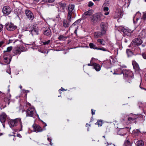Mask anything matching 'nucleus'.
<instances>
[{
    "label": "nucleus",
    "instance_id": "a211bd4d",
    "mask_svg": "<svg viewBox=\"0 0 146 146\" xmlns=\"http://www.w3.org/2000/svg\"><path fill=\"white\" fill-rule=\"evenodd\" d=\"M43 33L46 36H51L52 35L50 29L48 27L44 28Z\"/></svg>",
    "mask_w": 146,
    "mask_h": 146
},
{
    "label": "nucleus",
    "instance_id": "9d476101",
    "mask_svg": "<svg viewBox=\"0 0 146 146\" xmlns=\"http://www.w3.org/2000/svg\"><path fill=\"white\" fill-rule=\"evenodd\" d=\"M94 12L92 10H90L84 12L82 15V19H85L88 17L91 16Z\"/></svg>",
    "mask_w": 146,
    "mask_h": 146
},
{
    "label": "nucleus",
    "instance_id": "09e8293b",
    "mask_svg": "<svg viewBox=\"0 0 146 146\" xmlns=\"http://www.w3.org/2000/svg\"><path fill=\"white\" fill-rule=\"evenodd\" d=\"M65 90H65L62 87V88H61L59 90L58 92H60V91H65Z\"/></svg>",
    "mask_w": 146,
    "mask_h": 146
},
{
    "label": "nucleus",
    "instance_id": "393cba45",
    "mask_svg": "<svg viewBox=\"0 0 146 146\" xmlns=\"http://www.w3.org/2000/svg\"><path fill=\"white\" fill-rule=\"evenodd\" d=\"M58 39L60 40H64L67 39V37L64 35H59Z\"/></svg>",
    "mask_w": 146,
    "mask_h": 146
},
{
    "label": "nucleus",
    "instance_id": "2f4dec72",
    "mask_svg": "<svg viewBox=\"0 0 146 146\" xmlns=\"http://www.w3.org/2000/svg\"><path fill=\"white\" fill-rule=\"evenodd\" d=\"M98 42H99L101 44L104 45L105 44L106 42L103 39H99L97 40Z\"/></svg>",
    "mask_w": 146,
    "mask_h": 146
},
{
    "label": "nucleus",
    "instance_id": "5701e85b",
    "mask_svg": "<svg viewBox=\"0 0 146 146\" xmlns=\"http://www.w3.org/2000/svg\"><path fill=\"white\" fill-rule=\"evenodd\" d=\"M105 34V33H103V31H101V32L98 31L94 33V37L95 38H97L101 37Z\"/></svg>",
    "mask_w": 146,
    "mask_h": 146
},
{
    "label": "nucleus",
    "instance_id": "39448f33",
    "mask_svg": "<svg viewBox=\"0 0 146 146\" xmlns=\"http://www.w3.org/2000/svg\"><path fill=\"white\" fill-rule=\"evenodd\" d=\"M42 122L45 125L43 127V129H42L41 127L37 124H34L33 125V127L34 131L36 132H41L46 130V129L45 127L47 126V125L43 121H42Z\"/></svg>",
    "mask_w": 146,
    "mask_h": 146
},
{
    "label": "nucleus",
    "instance_id": "f03ea898",
    "mask_svg": "<svg viewBox=\"0 0 146 146\" xmlns=\"http://www.w3.org/2000/svg\"><path fill=\"white\" fill-rule=\"evenodd\" d=\"M73 5H69L68 7L67 16L68 21L64 20L63 22V25L65 27H67L69 25V23L71 21L72 16L73 12Z\"/></svg>",
    "mask_w": 146,
    "mask_h": 146
},
{
    "label": "nucleus",
    "instance_id": "c03bdc74",
    "mask_svg": "<svg viewBox=\"0 0 146 146\" xmlns=\"http://www.w3.org/2000/svg\"><path fill=\"white\" fill-rule=\"evenodd\" d=\"M142 56L144 59H146V52L142 54Z\"/></svg>",
    "mask_w": 146,
    "mask_h": 146
},
{
    "label": "nucleus",
    "instance_id": "ddd939ff",
    "mask_svg": "<svg viewBox=\"0 0 146 146\" xmlns=\"http://www.w3.org/2000/svg\"><path fill=\"white\" fill-rule=\"evenodd\" d=\"M5 27L7 30L9 31H12L15 30L16 28V27L15 26L13 23H8L6 24Z\"/></svg>",
    "mask_w": 146,
    "mask_h": 146
},
{
    "label": "nucleus",
    "instance_id": "58836bf2",
    "mask_svg": "<svg viewBox=\"0 0 146 146\" xmlns=\"http://www.w3.org/2000/svg\"><path fill=\"white\" fill-rule=\"evenodd\" d=\"M142 19L144 20L146 19V11L143 13Z\"/></svg>",
    "mask_w": 146,
    "mask_h": 146
},
{
    "label": "nucleus",
    "instance_id": "4468645a",
    "mask_svg": "<svg viewBox=\"0 0 146 146\" xmlns=\"http://www.w3.org/2000/svg\"><path fill=\"white\" fill-rule=\"evenodd\" d=\"M4 62L7 64H9L11 60V57L10 55L8 54L5 53L3 56Z\"/></svg>",
    "mask_w": 146,
    "mask_h": 146
},
{
    "label": "nucleus",
    "instance_id": "aec40b11",
    "mask_svg": "<svg viewBox=\"0 0 146 146\" xmlns=\"http://www.w3.org/2000/svg\"><path fill=\"white\" fill-rule=\"evenodd\" d=\"M115 18H121V11L120 9H117L115 11Z\"/></svg>",
    "mask_w": 146,
    "mask_h": 146
},
{
    "label": "nucleus",
    "instance_id": "4be33fe9",
    "mask_svg": "<svg viewBox=\"0 0 146 146\" xmlns=\"http://www.w3.org/2000/svg\"><path fill=\"white\" fill-rule=\"evenodd\" d=\"M7 117V115L5 113L0 115V121L1 123H3L5 122Z\"/></svg>",
    "mask_w": 146,
    "mask_h": 146
},
{
    "label": "nucleus",
    "instance_id": "052dcab7",
    "mask_svg": "<svg viewBox=\"0 0 146 146\" xmlns=\"http://www.w3.org/2000/svg\"><path fill=\"white\" fill-rule=\"evenodd\" d=\"M88 66H92V63H91V64H90V63L88 64Z\"/></svg>",
    "mask_w": 146,
    "mask_h": 146
},
{
    "label": "nucleus",
    "instance_id": "473e14b6",
    "mask_svg": "<svg viewBox=\"0 0 146 146\" xmlns=\"http://www.w3.org/2000/svg\"><path fill=\"white\" fill-rule=\"evenodd\" d=\"M59 4L60 7H62L63 9H64L66 6V4L65 3L59 2Z\"/></svg>",
    "mask_w": 146,
    "mask_h": 146
},
{
    "label": "nucleus",
    "instance_id": "3c124183",
    "mask_svg": "<svg viewBox=\"0 0 146 146\" xmlns=\"http://www.w3.org/2000/svg\"><path fill=\"white\" fill-rule=\"evenodd\" d=\"M11 96L10 93H8L7 94V98L9 99L11 97Z\"/></svg>",
    "mask_w": 146,
    "mask_h": 146
},
{
    "label": "nucleus",
    "instance_id": "f8f14e48",
    "mask_svg": "<svg viewBox=\"0 0 146 146\" xmlns=\"http://www.w3.org/2000/svg\"><path fill=\"white\" fill-rule=\"evenodd\" d=\"M11 8L8 6L4 7L2 9V12L4 15H9L11 12Z\"/></svg>",
    "mask_w": 146,
    "mask_h": 146
},
{
    "label": "nucleus",
    "instance_id": "e433bc0d",
    "mask_svg": "<svg viewBox=\"0 0 146 146\" xmlns=\"http://www.w3.org/2000/svg\"><path fill=\"white\" fill-rule=\"evenodd\" d=\"M97 50H102L103 51H107L108 50L106 48H104V47H102L100 48H97Z\"/></svg>",
    "mask_w": 146,
    "mask_h": 146
},
{
    "label": "nucleus",
    "instance_id": "6e6d98bb",
    "mask_svg": "<svg viewBox=\"0 0 146 146\" xmlns=\"http://www.w3.org/2000/svg\"><path fill=\"white\" fill-rule=\"evenodd\" d=\"M54 1V0H48V3H53Z\"/></svg>",
    "mask_w": 146,
    "mask_h": 146
},
{
    "label": "nucleus",
    "instance_id": "dca6fc26",
    "mask_svg": "<svg viewBox=\"0 0 146 146\" xmlns=\"http://www.w3.org/2000/svg\"><path fill=\"white\" fill-rule=\"evenodd\" d=\"M132 64L133 68L135 70V72L138 73L140 72L141 69L138 64L135 61H133Z\"/></svg>",
    "mask_w": 146,
    "mask_h": 146
},
{
    "label": "nucleus",
    "instance_id": "bf43d9fd",
    "mask_svg": "<svg viewBox=\"0 0 146 146\" xmlns=\"http://www.w3.org/2000/svg\"><path fill=\"white\" fill-rule=\"evenodd\" d=\"M124 42L125 43H127L128 42V40L126 38H125L124 40Z\"/></svg>",
    "mask_w": 146,
    "mask_h": 146
},
{
    "label": "nucleus",
    "instance_id": "13d9d810",
    "mask_svg": "<svg viewBox=\"0 0 146 146\" xmlns=\"http://www.w3.org/2000/svg\"><path fill=\"white\" fill-rule=\"evenodd\" d=\"M109 12H108L105 13L104 15H108L109 14Z\"/></svg>",
    "mask_w": 146,
    "mask_h": 146
},
{
    "label": "nucleus",
    "instance_id": "1a4fd4ad",
    "mask_svg": "<svg viewBox=\"0 0 146 146\" xmlns=\"http://www.w3.org/2000/svg\"><path fill=\"white\" fill-rule=\"evenodd\" d=\"M25 12L27 18L31 21L33 20L34 18V16L32 12L29 9L25 10Z\"/></svg>",
    "mask_w": 146,
    "mask_h": 146
},
{
    "label": "nucleus",
    "instance_id": "bb28decb",
    "mask_svg": "<svg viewBox=\"0 0 146 146\" xmlns=\"http://www.w3.org/2000/svg\"><path fill=\"white\" fill-rule=\"evenodd\" d=\"M126 53L128 57H131L133 54L132 51L129 49H127L126 50Z\"/></svg>",
    "mask_w": 146,
    "mask_h": 146
},
{
    "label": "nucleus",
    "instance_id": "c9c22d12",
    "mask_svg": "<svg viewBox=\"0 0 146 146\" xmlns=\"http://www.w3.org/2000/svg\"><path fill=\"white\" fill-rule=\"evenodd\" d=\"M10 99H9L7 98H5L4 99V101L5 102H6V103L8 104V105H9V104L10 102H9Z\"/></svg>",
    "mask_w": 146,
    "mask_h": 146
},
{
    "label": "nucleus",
    "instance_id": "0eeeda50",
    "mask_svg": "<svg viewBox=\"0 0 146 146\" xmlns=\"http://www.w3.org/2000/svg\"><path fill=\"white\" fill-rule=\"evenodd\" d=\"M142 42V41L140 38H136L132 41L131 44L129 46H130L131 45L134 47L138 46L140 45Z\"/></svg>",
    "mask_w": 146,
    "mask_h": 146
},
{
    "label": "nucleus",
    "instance_id": "338daca9",
    "mask_svg": "<svg viewBox=\"0 0 146 146\" xmlns=\"http://www.w3.org/2000/svg\"><path fill=\"white\" fill-rule=\"evenodd\" d=\"M93 0L94 1H100V0Z\"/></svg>",
    "mask_w": 146,
    "mask_h": 146
},
{
    "label": "nucleus",
    "instance_id": "8fccbe9b",
    "mask_svg": "<svg viewBox=\"0 0 146 146\" xmlns=\"http://www.w3.org/2000/svg\"><path fill=\"white\" fill-rule=\"evenodd\" d=\"M47 139H48V141L50 142V144L51 145H52V144H51V139L50 138L48 137Z\"/></svg>",
    "mask_w": 146,
    "mask_h": 146
},
{
    "label": "nucleus",
    "instance_id": "cd10ccee",
    "mask_svg": "<svg viewBox=\"0 0 146 146\" xmlns=\"http://www.w3.org/2000/svg\"><path fill=\"white\" fill-rule=\"evenodd\" d=\"M132 142H131L128 139L125 140L124 142V146H131Z\"/></svg>",
    "mask_w": 146,
    "mask_h": 146
},
{
    "label": "nucleus",
    "instance_id": "37998d69",
    "mask_svg": "<svg viewBox=\"0 0 146 146\" xmlns=\"http://www.w3.org/2000/svg\"><path fill=\"white\" fill-rule=\"evenodd\" d=\"M5 96V94L2 93V92L0 91V98H3L2 96L4 97Z\"/></svg>",
    "mask_w": 146,
    "mask_h": 146
},
{
    "label": "nucleus",
    "instance_id": "603ef678",
    "mask_svg": "<svg viewBox=\"0 0 146 146\" xmlns=\"http://www.w3.org/2000/svg\"><path fill=\"white\" fill-rule=\"evenodd\" d=\"M41 2L48 3V0H42Z\"/></svg>",
    "mask_w": 146,
    "mask_h": 146
},
{
    "label": "nucleus",
    "instance_id": "49530a36",
    "mask_svg": "<svg viewBox=\"0 0 146 146\" xmlns=\"http://www.w3.org/2000/svg\"><path fill=\"white\" fill-rule=\"evenodd\" d=\"M95 111H96V110H94L93 109H92L91 113H92V115L95 114Z\"/></svg>",
    "mask_w": 146,
    "mask_h": 146
},
{
    "label": "nucleus",
    "instance_id": "0e129e2a",
    "mask_svg": "<svg viewBox=\"0 0 146 146\" xmlns=\"http://www.w3.org/2000/svg\"><path fill=\"white\" fill-rule=\"evenodd\" d=\"M2 124H3V127L5 128V125L4 123H2Z\"/></svg>",
    "mask_w": 146,
    "mask_h": 146
},
{
    "label": "nucleus",
    "instance_id": "c85d7f7f",
    "mask_svg": "<svg viewBox=\"0 0 146 146\" xmlns=\"http://www.w3.org/2000/svg\"><path fill=\"white\" fill-rule=\"evenodd\" d=\"M136 118H132L131 117H129L128 118V120L130 121V123L135 122L136 123V120L137 119Z\"/></svg>",
    "mask_w": 146,
    "mask_h": 146
},
{
    "label": "nucleus",
    "instance_id": "69168bd1",
    "mask_svg": "<svg viewBox=\"0 0 146 146\" xmlns=\"http://www.w3.org/2000/svg\"><path fill=\"white\" fill-rule=\"evenodd\" d=\"M86 127H87V125H89L90 126V124H89L88 123H86Z\"/></svg>",
    "mask_w": 146,
    "mask_h": 146
},
{
    "label": "nucleus",
    "instance_id": "a18cd8bd",
    "mask_svg": "<svg viewBox=\"0 0 146 146\" xmlns=\"http://www.w3.org/2000/svg\"><path fill=\"white\" fill-rule=\"evenodd\" d=\"M109 10L108 7H105L104 8V11H107Z\"/></svg>",
    "mask_w": 146,
    "mask_h": 146
},
{
    "label": "nucleus",
    "instance_id": "6ab92c4d",
    "mask_svg": "<svg viewBox=\"0 0 146 146\" xmlns=\"http://www.w3.org/2000/svg\"><path fill=\"white\" fill-rule=\"evenodd\" d=\"M111 62L110 60L105 61L102 63V65L107 68H108L110 67Z\"/></svg>",
    "mask_w": 146,
    "mask_h": 146
},
{
    "label": "nucleus",
    "instance_id": "423d86ee",
    "mask_svg": "<svg viewBox=\"0 0 146 146\" xmlns=\"http://www.w3.org/2000/svg\"><path fill=\"white\" fill-rule=\"evenodd\" d=\"M100 14L98 13H97L93 15L92 16L90 17L89 19L91 22L94 23H96L100 21Z\"/></svg>",
    "mask_w": 146,
    "mask_h": 146
},
{
    "label": "nucleus",
    "instance_id": "7ed1b4c3",
    "mask_svg": "<svg viewBox=\"0 0 146 146\" xmlns=\"http://www.w3.org/2000/svg\"><path fill=\"white\" fill-rule=\"evenodd\" d=\"M9 124L11 127H15L18 125L19 131H22V123L20 118H18L13 119H11L9 122Z\"/></svg>",
    "mask_w": 146,
    "mask_h": 146
},
{
    "label": "nucleus",
    "instance_id": "6e6552de",
    "mask_svg": "<svg viewBox=\"0 0 146 146\" xmlns=\"http://www.w3.org/2000/svg\"><path fill=\"white\" fill-rule=\"evenodd\" d=\"M29 31L32 35H37L38 34V27L36 26L33 25L31 27Z\"/></svg>",
    "mask_w": 146,
    "mask_h": 146
},
{
    "label": "nucleus",
    "instance_id": "72a5a7b5",
    "mask_svg": "<svg viewBox=\"0 0 146 146\" xmlns=\"http://www.w3.org/2000/svg\"><path fill=\"white\" fill-rule=\"evenodd\" d=\"M50 42V40H48L47 41H42V42L43 43V44L44 45H48L49 43Z\"/></svg>",
    "mask_w": 146,
    "mask_h": 146
},
{
    "label": "nucleus",
    "instance_id": "a19ab883",
    "mask_svg": "<svg viewBox=\"0 0 146 146\" xmlns=\"http://www.w3.org/2000/svg\"><path fill=\"white\" fill-rule=\"evenodd\" d=\"M94 5V3L93 2L91 1H90L88 3V6L89 7H91L92 6Z\"/></svg>",
    "mask_w": 146,
    "mask_h": 146
},
{
    "label": "nucleus",
    "instance_id": "de8ad7c7",
    "mask_svg": "<svg viewBox=\"0 0 146 146\" xmlns=\"http://www.w3.org/2000/svg\"><path fill=\"white\" fill-rule=\"evenodd\" d=\"M3 25L2 24H0V32H1L3 29Z\"/></svg>",
    "mask_w": 146,
    "mask_h": 146
},
{
    "label": "nucleus",
    "instance_id": "412c9836",
    "mask_svg": "<svg viewBox=\"0 0 146 146\" xmlns=\"http://www.w3.org/2000/svg\"><path fill=\"white\" fill-rule=\"evenodd\" d=\"M92 65L93 66V68L97 71H99L100 70L101 67L99 64L96 63H92Z\"/></svg>",
    "mask_w": 146,
    "mask_h": 146
},
{
    "label": "nucleus",
    "instance_id": "79ce46f5",
    "mask_svg": "<svg viewBox=\"0 0 146 146\" xmlns=\"http://www.w3.org/2000/svg\"><path fill=\"white\" fill-rule=\"evenodd\" d=\"M80 20L79 19L78 20L76 21L74 23V25H76L80 23Z\"/></svg>",
    "mask_w": 146,
    "mask_h": 146
},
{
    "label": "nucleus",
    "instance_id": "864d4df0",
    "mask_svg": "<svg viewBox=\"0 0 146 146\" xmlns=\"http://www.w3.org/2000/svg\"><path fill=\"white\" fill-rule=\"evenodd\" d=\"M38 51L39 52H40L42 53H46V52L45 51H42L40 49H39L38 50Z\"/></svg>",
    "mask_w": 146,
    "mask_h": 146
},
{
    "label": "nucleus",
    "instance_id": "680f3d73",
    "mask_svg": "<svg viewBox=\"0 0 146 146\" xmlns=\"http://www.w3.org/2000/svg\"><path fill=\"white\" fill-rule=\"evenodd\" d=\"M77 29H76L74 31V33L76 35Z\"/></svg>",
    "mask_w": 146,
    "mask_h": 146
},
{
    "label": "nucleus",
    "instance_id": "c756f323",
    "mask_svg": "<svg viewBox=\"0 0 146 146\" xmlns=\"http://www.w3.org/2000/svg\"><path fill=\"white\" fill-rule=\"evenodd\" d=\"M90 47L91 48H93L94 49L97 50L98 47L96 45L92 43H90L89 44Z\"/></svg>",
    "mask_w": 146,
    "mask_h": 146
},
{
    "label": "nucleus",
    "instance_id": "b1692460",
    "mask_svg": "<svg viewBox=\"0 0 146 146\" xmlns=\"http://www.w3.org/2000/svg\"><path fill=\"white\" fill-rule=\"evenodd\" d=\"M146 31L145 30H143L139 34V38H143L146 36Z\"/></svg>",
    "mask_w": 146,
    "mask_h": 146
},
{
    "label": "nucleus",
    "instance_id": "f704fd0d",
    "mask_svg": "<svg viewBox=\"0 0 146 146\" xmlns=\"http://www.w3.org/2000/svg\"><path fill=\"white\" fill-rule=\"evenodd\" d=\"M12 47L11 46L8 47L7 48V50L4 51V52L5 53V52H10L12 50Z\"/></svg>",
    "mask_w": 146,
    "mask_h": 146
},
{
    "label": "nucleus",
    "instance_id": "e2e57ef3",
    "mask_svg": "<svg viewBox=\"0 0 146 146\" xmlns=\"http://www.w3.org/2000/svg\"><path fill=\"white\" fill-rule=\"evenodd\" d=\"M9 136H14V137H16V136H15V135H10V134H9Z\"/></svg>",
    "mask_w": 146,
    "mask_h": 146
},
{
    "label": "nucleus",
    "instance_id": "20e7f679",
    "mask_svg": "<svg viewBox=\"0 0 146 146\" xmlns=\"http://www.w3.org/2000/svg\"><path fill=\"white\" fill-rule=\"evenodd\" d=\"M36 115V112L34 108H29L26 111V116L28 117H33L34 118L35 117Z\"/></svg>",
    "mask_w": 146,
    "mask_h": 146
},
{
    "label": "nucleus",
    "instance_id": "f257e3e1",
    "mask_svg": "<svg viewBox=\"0 0 146 146\" xmlns=\"http://www.w3.org/2000/svg\"><path fill=\"white\" fill-rule=\"evenodd\" d=\"M122 68L118 69V70H121V73H115L114 72V74H123L124 76V78L126 80V82L129 83H130L131 82V80L133 78V74L132 72L130 70H127L125 69H122L123 68L126 67L125 66H121Z\"/></svg>",
    "mask_w": 146,
    "mask_h": 146
},
{
    "label": "nucleus",
    "instance_id": "774afa93",
    "mask_svg": "<svg viewBox=\"0 0 146 146\" xmlns=\"http://www.w3.org/2000/svg\"><path fill=\"white\" fill-rule=\"evenodd\" d=\"M8 92H10V89H8Z\"/></svg>",
    "mask_w": 146,
    "mask_h": 146
},
{
    "label": "nucleus",
    "instance_id": "5fc2aeb1",
    "mask_svg": "<svg viewBox=\"0 0 146 146\" xmlns=\"http://www.w3.org/2000/svg\"><path fill=\"white\" fill-rule=\"evenodd\" d=\"M4 42L3 41H0V47H1L2 45L3 44Z\"/></svg>",
    "mask_w": 146,
    "mask_h": 146
},
{
    "label": "nucleus",
    "instance_id": "7c9ffc66",
    "mask_svg": "<svg viewBox=\"0 0 146 146\" xmlns=\"http://www.w3.org/2000/svg\"><path fill=\"white\" fill-rule=\"evenodd\" d=\"M103 123V120L100 119L98 120L97 122L95 123V125H97L98 127L101 126Z\"/></svg>",
    "mask_w": 146,
    "mask_h": 146
},
{
    "label": "nucleus",
    "instance_id": "a878e982",
    "mask_svg": "<svg viewBox=\"0 0 146 146\" xmlns=\"http://www.w3.org/2000/svg\"><path fill=\"white\" fill-rule=\"evenodd\" d=\"M135 143L136 146H143L144 145L143 141L141 140L137 141Z\"/></svg>",
    "mask_w": 146,
    "mask_h": 146
},
{
    "label": "nucleus",
    "instance_id": "f3484780",
    "mask_svg": "<svg viewBox=\"0 0 146 146\" xmlns=\"http://www.w3.org/2000/svg\"><path fill=\"white\" fill-rule=\"evenodd\" d=\"M107 23L102 22L100 24V27L101 28V31H103V33H106V30L107 29L108 25Z\"/></svg>",
    "mask_w": 146,
    "mask_h": 146
},
{
    "label": "nucleus",
    "instance_id": "2eb2a0df",
    "mask_svg": "<svg viewBox=\"0 0 146 146\" xmlns=\"http://www.w3.org/2000/svg\"><path fill=\"white\" fill-rule=\"evenodd\" d=\"M24 48V47L21 46L15 47L13 49V52L15 55L19 54L22 51H23Z\"/></svg>",
    "mask_w": 146,
    "mask_h": 146
},
{
    "label": "nucleus",
    "instance_id": "9b49d317",
    "mask_svg": "<svg viewBox=\"0 0 146 146\" xmlns=\"http://www.w3.org/2000/svg\"><path fill=\"white\" fill-rule=\"evenodd\" d=\"M121 31L125 35L129 36H131V34L133 33V31H131L129 29H125L122 27L121 29Z\"/></svg>",
    "mask_w": 146,
    "mask_h": 146
},
{
    "label": "nucleus",
    "instance_id": "4c0bfd02",
    "mask_svg": "<svg viewBox=\"0 0 146 146\" xmlns=\"http://www.w3.org/2000/svg\"><path fill=\"white\" fill-rule=\"evenodd\" d=\"M133 132L136 135H138L140 133V131L138 129L136 130H134L133 131Z\"/></svg>",
    "mask_w": 146,
    "mask_h": 146
},
{
    "label": "nucleus",
    "instance_id": "4d7b16f0",
    "mask_svg": "<svg viewBox=\"0 0 146 146\" xmlns=\"http://www.w3.org/2000/svg\"><path fill=\"white\" fill-rule=\"evenodd\" d=\"M17 136L18 137H19V138H21L22 137L21 135L19 133L17 134Z\"/></svg>",
    "mask_w": 146,
    "mask_h": 146
},
{
    "label": "nucleus",
    "instance_id": "ea45409f",
    "mask_svg": "<svg viewBox=\"0 0 146 146\" xmlns=\"http://www.w3.org/2000/svg\"><path fill=\"white\" fill-rule=\"evenodd\" d=\"M123 129H121V130H120L119 131L118 133H119V134L120 135H122V136H123L124 135H125V133H123V134H121V132H123Z\"/></svg>",
    "mask_w": 146,
    "mask_h": 146
}]
</instances>
